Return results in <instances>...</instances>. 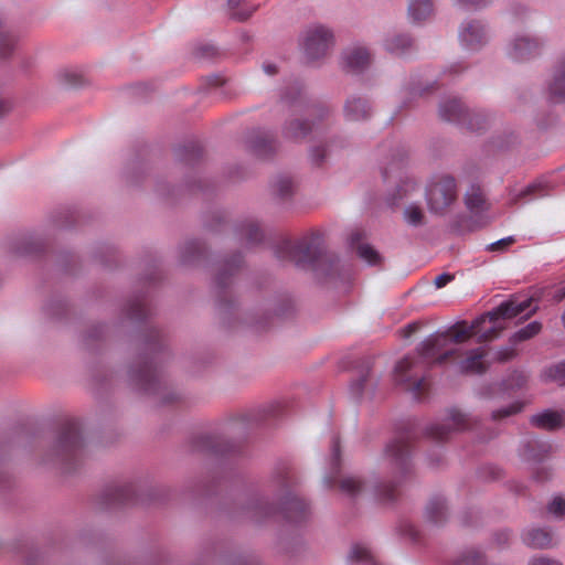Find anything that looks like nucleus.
<instances>
[{
    "label": "nucleus",
    "instance_id": "28",
    "mask_svg": "<svg viewBox=\"0 0 565 565\" xmlns=\"http://www.w3.org/2000/svg\"><path fill=\"white\" fill-rule=\"evenodd\" d=\"M413 46V40L406 34H393L385 40V49L394 54L402 55Z\"/></svg>",
    "mask_w": 565,
    "mask_h": 565
},
{
    "label": "nucleus",
    "instance_id": "34",
    "mask_svg": "<svg viewBox=\"0 0 565 565\" xmlns=\"http://www.w3.org/2000/svg\"><path fill=\"white\" fill-rule=\"evenodd\" d=\"M461 125L471 131L480 132L488 128L489 120L483 113H470V110L468 109V116L465 118V122H462Z\"/></svg>",
    "mask_w": 565,
    "mask_h": 565
},
{
    "label": "nucleus",
    "instance_id": "11",
    "mask_svg": "<svg viewBox=\"0 0 565 565\" xmlns=\"http://www.w3.org/2000/svg\"><path fill=\"white\" fill-rule=\"evenodd\" d=\"M449 423H437L426 428V435L436 441H445L455 431H461L470 426V420L466 414L459 409H449Z\"/></svg>",
    "mask_w": 565,
    "mask_h": 565
},
{
    "label": "nucleus",
    "instance_id": "38",
    "mask_svg": "<svg viewBox=\"0 0 565 565\" xmlns=\"http://www.w3.org/2000/svg\"><path fill=\"white\" fill-rule=\"evenodd\" d=\"M248 512L250 518L256 522H259L262 519L274 514V508L265 501H256L249 508Z\"/></svg>",
    "mask_w": 565,
    "mask_h": 565
},
{
    "label": "nucleus",
    "instance_id": "1",
    "mask_svg": "<svg viewBox=\"0 0 565 565\" xmlns=\"http://www.w3.org/2000/svg\"><path fill=\"white\" fill-rule=\"evenodd\" d=\"M385 457L396 476V482L380 483L375 489L376 499L382 504H390L398 497L397 486L412 473L411 443L406 437H398L385 448Z\"/></svg>",
    "mask_w": 565,
    "mask_h": 565
},
{
    "label": "nucleus",
    "instance_id": "7",
    "mask_svg": "<svg viewBox=\"0 0 565 565\" xmlns=\"http://www.w3.org/2000/svg\"><path fill=\"white\" fill-rule=\"evenodd\" d=\"M282 102L294 107V115L286 119L282 128V137L291 142H302L312 132L315 128V121L311 120L312 111L306 109V117L299 116V113L303 111V106L300 102H294L287 96L282 97Z\"/></svg>",
    "mask_w": 565,
    "mask_h": 565
},
{
    "label": "nucleus",
    "instance_id": "56",
    "mask_svg": "<svg viewBox=\"0 0 565 565\" xmlns=\"http://www.w3.org/2000/svg\"><path fill=\"white\" fill-rule=\"evenodd\" d=\"M363 237V234L360 232V231H353L350 235H349V238H348V242L350 244V246H354L355 244H358Z\"/></svg>",
    "mask_w": 565,
    "mask_h": 565
},
{
    "label": "nucleus",
    "instance_id": "29",
    "mask_svg": "<svg viewBox=\"0 0 565 565\" xmlns=\"http://www.w3.org/2000/svg\"><path fill=\"white\" fill-rule=\"evenodd\" d=\"M433 13L430 0H412L408 4V14L414 22L426 20Z\"/></svg>",
    "mask_w": 565,
    "mask_h": 565
},
{
    "label": "nucleus",
    "instance_id": "53",
    "mask_svg": "<svg viewBox=\"0 0 565 565\" xmlns=\"http://www.w3.org/2000/svg\"><path fill=\"white\" fill-rule=\"evenodd\" d=\"M529 565H563L561 562L548 557H536L530 561Z\"/></svg>",
    "mask_w": 565,
    "mask_h": 565
},
{
    "label": "nucleus",
    "instance_id": "5",
    "mask_svg": "<svg viewBox=\"0 0 565 565\" xmlns=\"http://www.w3.org/2000/svg\"><path fill=\"white\" fill-rule=\"evenodd\" d=\"M84 448V440L77 423H66L58 431L49 456L61 462L71 461L79 456Z\"/></svg>",
    "mask_w": 565,
    "mask_h": 565
},
{
    "label": "nucleus",
    "instance_id": "45",
    "mask_svg": "<svg viewBox=\"0 0 565 565\" xmlns=\"http://www.w3.org/2000/svg\"><path fill=\"white\" fill-rule=\"evenodd\" d=\"M522 409V404L513 403L497 411H493L491 414L492 419L498 420L501 418H505L512 415L518 414Z\"/></svg>",
    "mask_w": 565,
    "mask_h": 565
},
{
    "label": "nucleus",
    "instance_id": "25",
    "mask_svg": "<svg viewBox=\"0 0 565 565\" xmlns=\"http://www.w3.org/2000/svg\"><path fill=\"white\" fill-rule=\"evenodd\" d=\"M425 513L427 520L434 524L444 522L447 516V505L445 500L439 497L433 498L427 504Z\"/></svg>",
    "mask_w": 565,
    "mask_h": 565
},
{
    "label": "nucleus",
    "instance_id": "62",
    "mask_svg": "<svg viewBox=\"0 0 565 565\" xmlns=\"http://www.w3.org/2000/svg\"><path fill=\"white\" fill-rule=\"evenodd\" d=\"M454 354V351H446L444 354L439 355L436 360L437 363H444L449 356Z\"/></svg>",
    "mask_w": 565,
    "mask_h": 565
},
{
    "label": "nucleus",
    "instance_id": "60",
    "mask_svg": "<svg viewBox=\"0 0 565 565\" xmlns=\"http://www.w3.org/2000/svg\"><path fill=\"white\" fill-rule=\"evenodd\" d=\"M332 452H333L334 459L338 460L339 456H340V445H339V441L337 439L333 440Z\"/></svg>",
    "mask_w": 565,
    "mask_h": 565
},
{
    "label": "nucleus",
    "instance_id": "64",
    "mask_svg": "<svg viewBox=\"0 0 565 565\" xmlns=\"http://www.w3.org/2000/svg\"><path fill=\"white\" fill-rule=\"evenodd\" d=\"M559 299L565 297V286L559 290Z\"/></svg>",
    "mask_w": 565,
    "mask_h": 565
},
{
    "label": "nucleus",
    "instance_id": "26",
    "mask_svg": "<svg viewBox=\"0 0 565 565\" xmlns=\"http://www.w3.org/2000/svg\"><path fill=\"white\" fill-rule=\"evenodd\" d=\"M339 488L343 494L355 499L364 491L365 483L358 476H347L340 480Z\"/></svg>",
    "mask_w": 565,
    "mask_h": 565
},
{
    "label": "nucleus",
    "instance_id": "37",
    "mask_svg": "<svg viewBox=\"0 0 565 565\" xmlns=\"http://www.w3.org/2000/svg\"><path fill=\"white\" fill-rule=\"evenodd\" d=\"M107 497L110 504H124L132 499L134 492L131 487H118L110 490Z\"/></svg>",
    "mask_w": 565,
    "mask_h": 565
},
{
    "label": "nucleus",
    "instance_id": "43",
    "mask_svg": "<svg viewBox=\"0 0 565 565\" xmlns=\"http://www.w3.org/2000/svg\"><path fill=\"white\" fill-rule=\"evenodd\" d=\"M404 216L406 222L413 226L422 225L424 222V213L416 205H409L406 207L404 211Z\"/></svg>",
    "mask_w": 565,
    "mask_h": 565
},
{
    "label": "nucleus",
    "instance_id": "2",
    "mask_svg": "<svg viewBox=\"0 0 565 565\" xmlns=\"http://www.w3.org/2000/svg\"><path fill=\"white\" fill-rule=\"evenodd\" d=\"M484 323L482 315L477 317L469 326L465 320L458 321L447 332L429 335L419 343L417 350L422 356L431 358L448 343H463L473 334L478 335V342L491 341L492 339H481L482 331L487 330V328H483Z\"/></svg>",
    "mask_w": 565,
    "mask_h": 565
},
{
    "label": "nucleus",
    "instance_id": "61",
    "mask_svg": "<svg viewBox=\"0 0 565 565\" xmlns=\"http://www.w3.org/2000/svg\"><path fill=\"white\" fill-rule=\"evenodd\" d=\"M264 71L269 75H274L277 73V67L275 64H265Z\"/></svg>",
    "mask_w": 565,
    "mask_h": 565
},
{
    "label": "nucleus",
    "instance_id": "47",
    "mask_svg": "<svg viewBox=\"0 0 565 565\" xmlns=\"http://www.w3.org/2000/svg\"><path fill=\"white\" fill-rule=\"evenodd\" d=\"M514 345L511 344V347H502L495 352L494 360L501 363L508 362L512 359H514L518 353Z\"/></svg>",
    "mask_w": 565,
    "mask_h": 565
},
{
    "label": "nucleus",
    "instance_id": "21",
    "mask_svg": "<svg viewBox=\"0 0 565 565\" xmlns=\"http://www.w3.org/2000/svg\"><path fill=\"white\" fill-rule=\"evenodd\" d=\"M465 204L467 209L475 214L481 213L487 210V201L481 188L477 184H471L465 194Z\"/></svg>",
    "mask_w": 565,
    "mask_h": 565
},
{
    "label": "nucleus",
    "instance_id": "18",
    "mask_svg": "<svg viewBox=\"0 0 565 565\" xmlns=\"http://www.w3.org/2000/svg\"><path fill=\"white\" fill-rule=\"evenodd\" d=\"M459 36L461 42L469 49H477L486 41L483 26L475 21L466 23Z\"/></svg>",
    "mask_w": 565,
    "mask_h": 565
},
{
    "label": "nucleus",
    "instance_id": "42",
    "mask_svg": "<svg viewBox=\"0 0 565 565\" xmlns=\"http://www.w3.org/2000/svg\"><path fill=\"white\" fill-rule=\"evenodd\" d=\"M330 147V145L328 146H313L310 148V151H309V157H310V161L313 166L316 167H321L322 163L324 162V159L327 158V156L329 154V150L328 148Z\"/></svg>",
    "mask_w": 565,
    "mask_h": 565
},
{
    "label": "nucleus",
    "instance_id": "15",
    "mask_svg": "<svg viewBox=\"0 0 565 565\" xmlns=\"http://www.w3.org/2000/svg\"><path fill=\"white\" fill-rule=\"evenodd\" d=\"M484 356L486 352L481 348L470 350L467 356L459 362L458 372L466 375L483 374L488 370Z\"/></svg>",
    "mask_w": 565,
    "mask_h": 565
},
{
    "label": "nucleus",
    "instance_id": "55",
    "mask_svg": "<svg viewBox=\"0 0 565 565\" xmlns=\"http://www.w3.org/2000/svg\"><path fill=\"white\" fill-rule=\"evenodd\" d=\"M454 279V276L450 274H441L435 278V286L436 288L445 287L448 282H450Z\"/></svg>",
    "mask_w": 565,
    "mask_h": 565
},
{
    "label": "nucleus",
    "instance_id": "41",
    "mask_svg": "<svg viewBox=\"0 0 565 565\" xmlns=\"http://www.w3.org/2000/svg\"><path fill=\"white\" fill-rule=\"evenodd\" d=\"M15 38L3 29L0 20V56L4 57L11 53L14 47Z\"/></svg>",
    "mask_w": 565,
    "mask_h": 565
},
{
    "label": "nucleus",
    "instance_id": "54",
    "mask_svg": "<svg viewBox=\"0 0 565 565\" xmlns=\"http://www.w3.org/2000/svg\"><path fill=\"white\" fill-rule=\"evenodd\" d=\"M457 2L467 8H480L486 6L489 0H457Z\"/></svg>",
    "mask_w": 565,
    "mask_h": 565
},
{
    "label": "nucleus",
    "instance_id": "44",
    "mask_svg": "<svg viewBox=\"0 0 565 565\" xmlns=\"http://www.w3.org/2000/svg\"><path fill=\"white\" fill-rule=\"evenodd\" d=\"M547 511L556 519H565V499L556 495L547 505Z\"/></svg>",
    "mask_w": 565,
    "mask_h": 565
},
{
    "label": "nucleus",
    "instance_id": "57",
    "mask_svg": "<svg viewBox=\"0 0 565 565\" xmlns=\"http://www.w3.org/2000/svg\"><path fill=\"white\" fill-rule=\"evenodd\" d=\"M10 104L0 97V117L7 115L10 111Z\"/></svg>",
    "mask_w": 565,
    "mask_h": 565
},
{
    "label": "nucleus",
    "instance_id": "36",
    "mask_svg": "<svg viewBox=\"0 0 565 565\" xmlns=\"http://www.w3.org/2000/svg\"><path fill=\"white\" fill-rule=\"evenodd\" d=\"M542 376L544 381L556 382L559 385H565V361L558 362L546 367Z\"/></svg>",
    "mask_w": 565,
    "mask_h": 565
},
{
    "label": "nucleus",
    "instance_id": "22",
    "mask_svg": "<svg viewBox=\"0 0 565 565\" xmlns=\"http://www.w3.org/2000/svg\"><path fill=\"white\" fill-rule=\"evenodd\" d=\"M344 110L348 119L353 121L366 119L370 115V107L366 100L361 97L348 99Z\"/></svg>",
    "mask_w": 565,
    "mask_h": 565
},
{
    "label": "nucleus",
    "instance_id": "35",
    "mask_svg": "<svg viewBox=\"0 0 565 565\" xmlns=\"http://www.w3.org/2000/svg\"><path fill=\"white\" fill-rule=\"evenodd\" d=\"M58 81L61 84L67 87H79L88 83L82 73L72 70H64L60 72Z\"/></svg>",
    "mask_w": 565,
    "mask_h": 565
},
{
    "label": "nucleus",
    "instance_id": "52",
    "mask_svg": "<svg viewBox=\"0 0 565 565\" xmlns=\"http://www.w3.org/2000/svg\"><path fill=\"white\" fill-rule=\"evenodd\" d=\"M420 328L419 322L415 321L412 323H408L406 327L399 330V333L403 338L408 339L411 338L415 332H417Z\"/></svg>",
    "mask_w": 565,
    "mask_h": 565
},
{
    "label": "nucleus",
    "instance_id": "51",
    "mask_svg": "<svg viewBox=\"0 0 565 565\" xmlns=\"http://www.w3.org/2000/svg\"><path fill=\"white\" fill-rule=\"evenodd\" d=\"M532 477L537 482H544L551 478V471L546 467H540L533 472Z\"/></svg>",
    "mask_w": 565,
    "mask_h": 565
},
{
    "label": "nucleus",
    "instance_id": "39",
    "mask_svg": "<svg viewBox=\"0 0 565 565\" xmlns=\"http://www.w3.org/2000/svg\"><path fill=\"white\" fill-rule=\"evenodd\" d=\"M548 194V184L544 181H535L526 185L519 194L518 199L526 196H545Z\"/></svg>",
    "mask_w": 565,
    "mask_h": 565
},
{
    "label": "nucleus",
    "instance_id": "10",
    "mask_svg": "<svg viewBox=\"0 0 565 565\" xmlns=\"http://www.w3.org/2000/svg\"><path fill=\"white\" fill-rule=\"evenodd\" d=\"M334 44V36L324 25H313L306 30L303 47L307 57L311 61L323 57Z\"/></svg>",
    "mask_w": 565,
    "mask_h": 565
},
{
    "label": "nucleus",
    "instance_id": "59",
    "mask_svg": "<svg viewBox=\"0 0 565 565\" xmlns=\"http://www.w3.org/2000/svg\"><path fill=\"white\" fill-rule=\"evenodd\" d=\"M515 377L518 387H522L527 381V377L522 373H515Z\"/></svg>",
    "mask_w": 565,
    "mask_h": 565
},
{
    "label": "nucleus",
    "instance_id": "3",
    "mask_svg": "<svg viewBox=\"0 0 565 565\" xmlns=\"http://www.w3.org/2000/svg\"><path fill=\"white\" fill-rule=\"evenodd\" d=\"M533 298H527L523 301H519L515 296H511L508 300L501 302L492 310L482 313L484 321H489L491 327L482 331L481 339H497L500 333L505 329L502 321L511 320L525 312L522 319H529L533 316L539 307H532Z\"/></svg>",
    "mask_w": 565,
    "mask_h": 565
},
{
    "label": "nucleus",
    "instance_id": "19",
    "mask_svg": "<svg viewBox=\"0 0 565 565\" xmlns=\"http://www.w3.org/2000/svg\"><path fill=\"white\" fill-rule=\"evenodd\" d=\"M548 90L550 99L553 103L565 102V56L558 62L555 68Z\"/></svg>",
    "mask_w": 565,
    "mask_h": 565
},
{
    "label": "nucleus",
    "instance_id": "17",
    "mask_svg": "<svg viewBox=\"0 0 565 565\" xmlns=\"http://www.w3.org/2000/svg\"><path fill=\"white\" fill-rule=\"evenodd\" d=\"M530 423L532 426L544 430H555L564 426L562 413L553 409H544L532 415Z\"/></svg>",
    "mask_w": 565,
    "mask_h": 565
},
{
    "label": "nucleus",
    "instance_id": "33",
    "mask_svg": "<svg viewBox=\"0 0 565 565\" xmlns=\"http://www.w3.org/2000/svg\"><path fill=\"white\" fill-rule=\"evenodd\" d=\"M242 265V257L239 255L234 256L232 260H226L224 268L217 274L215 284L220 289L227 286V279L236 273Z\"/></svg>",
    "mask_w": 565,
    "mask_h": 565
},
{
    "label": "nucleus",
    "instance_id": "31",
    "mask_svg": "<svg viewBox=\"0 0 565 565\" xmlns=\"http://www.w3.org/2000/svg\"><path fill=\"white\" fill-rule=\"evenodd\" d=\"M542 323L539 321H532L525 327L519 329L516 332L511 334L509 338V343L512 345H516L520 342L527 341L535 335H537L542 331Z\"/></svg>",
    "mask_w": 565,
    "mask_h": 565
},
{
    "label": "nucleus",
    "instance_id": "4",
    "mask_svg": "<svg viewBox=\"0 0 565 565\" xmlns=\"http://www.w3.org/2000/svg\"><path fill=\"white\" fill-rule=\"evenodd\" d=\"M278 257L297 266L313 264L324 254V239L321 233H312L296 243H284L277 250Z\"/></svg>",
    "mask_w": 565,
    "mask_h": 565
},
{
    "label": "nucleus",
    "instance_id": "24",
    "mask_svg": "<svg viewBox=\"0 0 565 565\" xmlns=\"http://www.w3.org/2000/svg\"><path fill=\"white\" fill-rule=\"evenodd\" d=\"M348 561L352 564L379 565L371 550L364 544H353Z\"/></svg>",
    "mask_w": 565,
    "mask_h": 565
},
{
    "label": "nucleus",
    "instance_id": "13",
    "mask_svg": "<svg viewBox=\"0 0 565 565\" xmlns=\"http://www.w3.org/2000/svg\"><path fill=\"white\" fill-rule=\"evenodd\" d=\"M280 512L288 522L298 524L308 518L309 508L303 500L288 492L282 502Z\"/></svg>",
    "mask_w": 565,
    "mask_h": 565
},
{
    "label": "nucleus",
    "instance_id": "6",
    "mask_svg": "<svg viewBox=\"0 0 565 565\" xmlns=\"http://www.w3.org/2000/svg\"><path fill=\"white\" fill-rule=\"evenodd\" d=\"M129 375L138 388L157 395L161 404H170L180 398L177 392L167 393L168 385L162 382L161 376L151 365L145 364L138 370L131 369Z\"/></svg>",
    "mask_w": 565,
    "mask_h": 565
},
{
    "label": "nucleus",
    "instance_id": "12",
    "mask_svg": "<svg viewBox=\"0 0 565 565\" xmlns=\"http://www.w3.org/2000/svg\"><path fill=\"white\" fill-rule=\"evenodd\" d=\"M371 64V54L366 47L353 46L342 54V66L345 72L358 74L366 70Z\"/></svg>",
    "mask_w": 565,
    "mask_h": 565
},
{
    "label": "nucleus",
    "instance_id": "58",
    "mask_svg": "<svg viewBox=\"0 0 565 565\" xmlns=\"http://www.w3.org/2000/svg\"><path fill=\"white\" fill-rule=\"evenodd\" d=\"M209 84L213 86H218L223 84V79L218 75H212L207 77Z\"/></svg>",
    "mask_w": 565,
    "mask_h": 565
},
{
    "label": "nucleus",
    "instance_id": "48",
    "mask_svg": "<svg viewBox=\"0 0 565 565\" xmlns=\"http://www.w3.org/2000/svg\"><path fill=\"white\" fill-rule=\"evenodd\" d=\"M515 242L513 236H508L495 241L487 246V250L489 252H502L505 250L509 246H511Z\"/></svg>",
    "mask_w": 565,
    "mask_h": 565
},
{
    "label": "nucleus",
    "instance_id": "32",
    "mask_svg": "<svg viewBox=\"0 0 565 565\" xmlns=\"http://www.w3.org/2000/svg\"><path fill=\"white\" fill-rule=\"evenodd\" d=\"M271 192L278 200H287L292 195L294 183L290 177L279 175L271 183Z\"/></svg>",
    "mask_w": 565,
    "mask_h": 565
},
{
    "label": "nucleus",
    "instance_id": "9",
    "mask_svg": "<svg viewBox=\"0 0 565 565\" xmlns=\"http://www.w3.org/2000/svg\"><path fill=\"white\" fill-rule=\"evenodd\" d=\"M422 367V362L412 356H405L397 362L394 369V381L397 385L418 397L424 390V376L419 375L418 370Z\"/></svg>",
    "mask_w": 565,
    "mask_h": 565
},
{
    "label": "nucleus",
    "instance_id": "16",
    "mask_svg": "<svg viewBox=\"0 0 565 565\" xmlns=\"http://www.w3.org/2000/svg\"><path fill=\"white\" fill-rule=\"evenodd\" d=\"M439 116L443 120L462 124L468 116V109L457 98H447L439 105Z\"/></svg>",
    "mask_w": 565,
    "mask_h": 565
},
{
    "label": "nucleus",
    "instance_id": "30",
    "mask_svg": "<svg viewBox=\"0 0 565 565\" xmlns=\"http://www.w3.org/2000/svg\"><path fill=\"white\" fill-rule=\"evenodd\" d=\"M239 235L247 246H254L263 241V232L254 221H246L239 226Z\"/></svg>",
    "mask_w": 565,
    "mask_h": 565
},
{
    "label": "nucleus",
    "instance_id": "63",
    "mask_svg": "<svg viewBox=\"0 0 565 565\" xmlns=\"http://www.w3.org/2000/svg\"><path fill=\"white\" fill-rule=\"evenodd\" d=\"M366 376H367V374H366V375H363V376L360 379L359 383L356 384L358 393H361V392H362V390H363V387H364V383L366 382Z\"/></svg>",
    "mask_w": 565,
    "mask_h": 565
},
{
    "label": "nucleus",
    "instance_id": "27",
    "mask_svg": "<svg viewBox=\"0 0 565 565\" xmlns=\"http://www.w3.org/2000/svg\"><path fill=\"white\" fill-rule=\"evenodd\" d=\"M244 2L245 0H227L226 9L227 15L231 20L236 22H245L256 11V7H244L239 9V6Z\"/></svg>",
    "mask_w": 565,
    "mask_h": 565
},
{
    "label": "nucleus",
    "instance_id": "14",
    "mask_svg": "<svg viewBox=\"0 0 565 565\" xmlns=\"http://www.w3.org/2000/svg\"><path fill=\"white\" fill-rule=\"evenodd\" d=\"M249 150L259 158H268L276 150L275 139L265 131H253L247 140Z\"/></svg>",
    "mask_w": 565,
    "mask_h": 565
},
{
    "label": "nucleus",
    "instance_id": "46",
    "mask_svg": "<svg viewBox=\"0 0 565 565\" xmlns=\"http://www.w3.org/2000/svg\"><path fill=\"white\" fill-rule=\"evenodd\" d=\"M511 541V533L508 530H499L492 534V545L499 550H503L509 546Z\"/></svg>",
    "mask_w": 565,
    "mask_h": 565
},
{
    "label": "nucleus",
    "instance_id": "50",
    "mask_svg": "<svg viewBox=\"0 0 565 565\" xmlns=\"http://www.w3.org/2000/svg\"><path fill=\"white\" fill-rule=\"evenodd\" d=\"M145 316V307L140 301L131 305L129 310V317L131 319H141Z\"/></svg>",
    "mask_w": 565,
    "mask_h": 565
},
{
    "label": "nucleus",
    "instance_id": "49",
    "mask_svg": "<svg viewBox=\"0 0 565 565\" xmlns=\"http://www.w3.org/2000/svg\"><path fill=\"white\" fill-rule=\"evenodd\" d=\"M200 250V244L198 242H190L184 246L182 259L184 263L191 260L192 254Z\"/></svg>",
    "mask_w": 565,
    "mask_h": 565
},
{
    "label": "nucleus",
    "instance_id": "40",
    "mask_svg": "<svg viewBox=\"0 0 565 565\" xmlns=\"http://www.w3.org/2000/svg\"><path fill=\"white\" fill-rule=\"evenodd\" d=\"M356 253L360 258L370 265H377L382 262V257L379 252L369 244H359L356 247Z\"/></svg>",
    "mask_w": 565,
    "mask_h": 565
},
{
    "label": "nucleus",
    "instance_id": "23",
    "mask_svg": "<svg viewBox=\"0 0 565 565\" xmlns=\"http://www.w3.org/2000/svg\"><path fill=\"white\" fill-rule=\"evenodd\" d=\"M524 542L533 548H548L552 546V534L544 529H531L525 533Z\"/></svg>",
    "mask_w": 565,
    "mask_h": 565
},
{
    "label": "nucleus",
    "instance_id": "20",
    "mask_svg": "<svg viewBox=\"0 0 565 565\" xmlns=\"http://www.w3.org/2000/svg\"><path fill=\"white\" fill-rule=\"evenodd\" d=\"M539 49V43L527 36L516 38L512 45L511 56L516 61H524L533 56Z\"/></svg>",
    "mask_w": 565,
    "mask_h": 565
},
{
    "label": "nucleus",
    "instance_id": "8",
    "mask_svg": "<svg viewBox=\"0 0 565 565\" xmlns=\"http://www.w3.org/2000/svg\"><path fill=\"white\" fill-rule=\"evenodd\" d=\"M456 199L457 185L452 177H439L428 185L426 200L431 213L444 214Z\"/></svg>",
    "mask_w": 565,
    "mask_h": 565
}]
</instances>
